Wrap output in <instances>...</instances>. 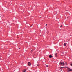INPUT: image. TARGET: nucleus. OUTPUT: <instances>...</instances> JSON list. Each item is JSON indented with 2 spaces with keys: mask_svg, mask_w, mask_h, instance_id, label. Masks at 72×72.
<instances>
[{
  "mask_svg": "<svg viewBox=\"0 0 72 72\" xmlns=\"http://www.w3.org/2000/svg\"><path fill=\"white\" fill-rule=\"evenodd\" d=\"M59 64L60 65H62V66H64V65H65V64L64 62H60L59 63Z\"/></svg>",
  "mask_w": 72,
  "mask_h": 72,
  "instance_id": "obj_1",
  "label": "nucleus"
},
{
  "mask_svg": "<svg viewBox=\"0 0 72 72\" xmlns=\"http://www.w3.org/2000/svg\"><path fill=\"white\" fill-rule=\"evenodd\" d=\"M72 70L70 68H68V70L67 71L68 72H71V71H72Z\"/></svg>",
  "mask_w": 72,
  "mask_h": 72,
  "instance_id": "obj_2",
  "label": "nucleus"
},
{
  "mask_svg": "<svg viewBox=\"0 0 72 72\" xmlns=\"http://www.w3.org/2000/svg\"><path fill=\"white\" fill-rule=\"evenodd\" d=\"M53 56L51 55H50L49 56V58H52Z\"/></svg>",
  "mask_w": 72,
  "mask_h": 72,
  "instance_id": "obj_3",
  "label": "nucleus"
},
{
  "mask_svg": "<svg viewBox=\"0 0 72 72\" xmlns=\"http://www.w3.org/2000/svg\"><path fill=\"white\" fill-rule=\"evenodd\" d=\"M28 64L29 66H31V63L30 62H29L28 63Z\"/></svg>",
  "mask_w": 72,
  "mask_h": 72,
  "instance_id": "obj_4",
  "label": "nucleus"
},
{
  "mask_svg": "<svg viewBox=\"0 0 72 72\" xmlns=\"http://www.w3.org/2000/svg\"><path fill=\"white\" fill-rule=\"evenodd\" d=\"M64 46H66V45H67V43H64Z\"/></svg>",
  "mask_w": 72,
  "mask_h": 72,
  "instance_id": "obj_5",
  "label": "nucleus"
},
{
  "mask_svg": "<svg viewBox=\"0 0 72 72\" xmlns=\"http://www.w3.org/2000/svg\"><path fill=\"white\" fill-rule=\"evenodd\" d=\"M26 69L22 71L23 72H26Z\"/></svg>",
  "mask_w": 72,
  "mask_h": 72,
  "instance_id": "obj_6",
  "label": "nucleus"
},
{
  "mask_svg": "<svg viewBox=\"0 0 72 72\" xmlns=\"http://www.w3.org/2000/svg\"><path fill=\"white\" fill-rule=\"evenodd\" d=\"M33 50H32L31 51V53H32V52H33Z\"/></svg>",
  "mask_w": 72,
  "mask_h": 72,
  "instance_id": "obj_7",
  "label": "nucleus"
},
{
  "mask_svg": "<svg viewBox=\"0 0 72 72\" xmlns=\"http://www.w3.org/2000/svg\"><path fill=\"white\" fill-rule=\"evenodd\" d=\"M65 63L66 64V66H67V62H65Z\"/></svg>",
  "mask_w": 72,
  "mask_h": 72,
  "instance_id": "obj_8",
  "label": "nucleus"
},
{
  "mask_svg": "<svg viewBox=\"0 0 72 72\" xmlns=\"http://www.w3.org/2000/svg\"><path fill=\"white\" fill-rule=\"evenodd\" d=\"M70 65L71 66H72V63L70 64Z\"/></svg>",
  "mask_w": 72,
  "mask_h": 72,
  "instance_id": "obj_9",
  "label": "nucleus"
},
{
  "mask_svg": "<svg viewBox=\"0 0 72 72\" xmlns=\"http://www.w3.org/2000/svg\"><path fill=\"white\" fill-rule=\"evenodd\" d=\"M62 25L61 26H60V27H62Z\"/></svg>",
  "mask_w": 72,
  "mask_h": 72,
  "instance_id": "obj_10",
  "label": "nucleus"
},
{
  "mask_svg": "<svg viewBox=\"0 0 72 72\" xmlns=\"http://www.w3.org/2000/svg\"><path fill=\"white\" fill-rule=\"evenodd\" d=\"M47 67H48V65H46Z\"/></svg>",
  "mask_w": 72,
  "mask_h": 72,
  "instance_id": "obj_11",
  "label": "nucleus"
},
{
  "mask_svg": "<svg viewBox=\"0 0 72 72\" xmlns=\"http://www.w3.org/2000/svg\"><path fill=\"white\" fill-rule=\"evenodd\" d=\"M47 24H46V26H47Z\"/></svg>",
  "mask_w": 72,
  "mask_h": 72,
  "instance_id": "obj_12",
  "label": "nucleus"
},
{
  "mask_svg": "<svg viewBox=\"0 0 72 72\" xmlns=\"http://www.w3.org/2000/svg\"><path fill=\"white\" fill-rule=\"evenodd\" d=\"M39 66V64H38V65H37V66Z\"/></svg>",
  "mask_w": 72,
  "mask_h": 72,
  "instance_id": "obj_13",
  "label": "nucleus"
},
{
  "mask_svg": "<svg viewBox=\"0 0 72 72\" xmlns=\"http://www.w3.org/2000/svg\"><path fill=\"white\" fill-rule=\"evenodd\" d=\"M57 53L55 54V55H57Z\"/></svg>",
  "mask_w": 72,
  "mask_h": 72,
  "instance_id": "obj_14",
  "label": "nucleus"
},
{
  "mask_svg": "<svg viewBox=\"0 0 72 72\" xmlns=\"http://www.w3.org/2000/svg\"><path fill=\"white\" fill-rule=\"evenodd\" d=\"M55 56H56V57H57V55H55Z\"/></svg>",
  "mask_w": 72,
  "mask_h": 72,
  "instance_id": "obj_15",
  "label": "nucleus"
},
{
  "mask_svg": "<svg viewBox=\"0 0 72 72\" xmlns=\"http://www.w3.org/2000/svg\"><path fill=\"white\" fill-rule=\"evenodd\" d=\"M61 68H64V67H61Z\"/></svg>",
  "mask_w": 72,
  "mask_h": 72,
  "instance_id": "obj_16",
  "label": "nucleus"
},
{
  "mask_svg": "<svg viewBox=\"0 0 72 72\" xmlns=\"http://www.w3.org/2000/svg\"><path fill=\"white\" fill-rule=\"evenodd\" d=\"M69 17H67V18H68Z\"/></svg>",
  "mask_w": 72,
  "mask_h": 72,
  "instance_id": "obj_17",
  "label": "nucleus"
},
{
  "mask_svg": "<svg viewBox=\"0 0 72 72\" xmlns=\"http://www.w3.org/2000/svg\"><path fill=\"white\" fill-rule=\"evenodd\" d=\"M19 49H20V48H19Z\"/></svg>",
  "mask_w": 72,
  "mask_h": 72,
  "instance_id": "obj_18",
  "label": "nucleus"
}]
</instances>
